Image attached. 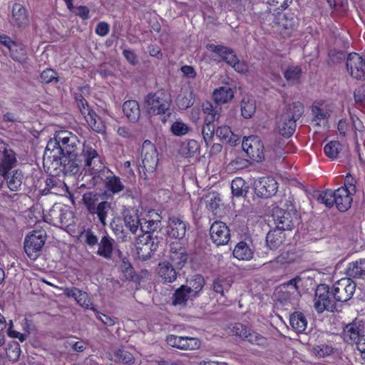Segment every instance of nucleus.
<instances>
[{"instance_id":"nucleus-19","label":"nucleus","mask_w":365,"mask_h":365,"mask_svg":"<svg viewBox=\"0 0 365 365\" xmlns=\"http://www.w3.org/2000/svg\"><path fill=\"white\" fill-rule=\"evenodd\" d=\"M170 262L178 269H181L187 262L188 255L186 249L179 243H173L170 245Z\"/></svg>"},{"instance_id":"nucleus-59","label":"nucleus","mask_w":365,"mask_h":365,"mask_svg":"<svg viewBox=\"0 0 365 365\" xmlns=\"http://www.w3.org/2000/svg\"><path fill=\"white\" fill-rule=\"evenodd\" d=\"M40 80L44 83H49L53 81H58L56 72L51 68H47L42 71L40 75Z\"/></svg>"},{"instance_id":"nucleus-16","label":"nucleus","mask_w":365,"mask_h":365,"mask_svg":"<svg viewBox=\"0 0 365 365\" xmlns=\"http://www.w3.org/2000/svg\"><path fill=\"white\" fill-rule=\"evenodd\" d=\"M273 220L277 227L285 231L292 230L298 222L297 214L277 208L273 212Z\"/></svg>"},{"instance_id":"nucleus-50","label":"nucleus","mask_w":365,"mask_h":365,"mask_svg":"<svg viewBox=\"0 0 365 365\" xmlns=\"http://www.w3.org/2000/svg\"><path fill=\"white\" fill-rule=\"evenodd\" d=\"M215 131V126L212 123L205 122L201 133L207 147L212 143Z\"/></svg>"},{"instance_id":"nucleus-31","label":"nucleus","mask_w":365,"mask_h":365,"mask_svg":"<svg viewBox=\"0 0 365 365\" xmlns=\"http://www.w3.org/2000/svg\"><path fill=\"white\" fill-rule=\"evenodd\" d=\"M66 294L68 297L74 298L77 303L86 309H88L92 305L90 299L88 298V294L86 292H83L78 288L72 287L66 289Z\"/></svg>"},{"instance_id":"nucleus-1","label":"nucleus","mask_w":365,"mask_h":365,"mask_svg":"<svg viewBox=\"0 0 365 365\" xmlns=\"http://www.w3.org/2000/svg\"><path fill=\"white\" fill-rule=\"evenodd\" d=\"M85 147H91L81 143L78 137L68 130L56 132L54 137L48 142L43 160L60 165L66 175L77 174L82 166L83 150Z\"/></svg>"},{"instance_id":"nucleus-41","label":"nucleus","mask_w":365,"mask_h":365,"mask_svg":"<svg viewBox=\"0 0 365 365\" xmlns=\"http://www.w3.org/2000/svg\"><path fill=\"white\" fill-rule=\"evenodd\" d=\"M111 210V203L110 202L103 200L101 201L99 204L95 207V210L92 211L91 215H96L99 222L103 226H106V217Z\"/></svg>"},{"instance_id":"nucleus-49","label":"nucleus","mask_w":365,"mask_h":365,"mask_svg":"<svg viewBox=\"0 0 365 365\" xmlns=\"http://www.w3.org/2000/svg\"><path fill=\"white\" fill-rule=\"evenodd\" d=\"M115 361L121 362L125 364H133L135 362V358L131 353L123 349H118L113 352Z\"/></svg>"},{"instance_id":"nucleus-61","label":"nucleus","mask_w":365,"mask_h":365,"mask_svg":"<svg viewBox=\"0 0 365 365\" xmlns=\"http://www.w3.org/2000/svg\"><path fill=\"white\" fill-rule=\"evenodd\" d=\"M354 96L357 103L365 106V84L354 91Z\"/></svg>"},{"instance_id":"nucleus-54","label":"nucleus","mask_w":365,"mask_h":365,"mask_svg":"<svg viewBox=\"0 0 365 365\" xmlns=\"http://www.w3.org/2000/svg\"><path fill=\"white\" fill-rule=\"evenodd\" d=\"M341 148V145L339 141H331L324 146V151L326 155L329 158L336 159Z\"/></svg>"},{"instance_id":"nucleus-24","label":"nucleus","mask_w":365,"mask_h":365,"mask_svg":"<svg viewBox=\"0 0 365 365\" xmlns=\"http://www.w3.org/2000/svg\"><path fill=\"white\" fill-rule=\"evenodd\" d=\"M138 212V210L134 208H126L123 212L125 225L133 234L136 233L142 223Z\"/></svg>"},{"instance_id":"nucleus-44","label":"nucleus","mask_w":365,"mask_h":365,"mask_svg":"<svg viewBox=\"0 0 365 365\" xmlns=\"http://www.w3.org/2000/svg\"><path fill=\"white\" fill-rule=\"evenodd\" d=\"M232 280L230 278H217L212 282V289L215 292L224 297L232 286Z\"/></svg>"},{"instance_id":"nucleus-37","label":"nucleus","mask_w":365,"mask_h":365,"mask_svg":"<svg viewBox=\"0 0 365 365\" xmlns=\"http://www.w3.org/2000/svg\"><path fill=\"white\" fill-rule=\"evenodd\" d=\"M195 297L192 296V292H190L187 287L185 285H181L179 288H178L173 296V304L185 306L187 304L188 300H192Z\"/></svg>"},{"instance_id":"nucleus-6","label":"nucleus","mask_w":365,"mask_h":365,"mask_svg":"<svg viewBox=\"0 0 365 365\" xmlns=\"http://www.w3.org/2000/svg\"><path fill=\"white\" fill-rule=\"evenodd\" d=\"M141 163L139 162V173L142 178L146 180L148 175H152L158 163V155L155 145L150 140L143 143L140 151Z\"/></svg>"},{"instance_id":"nucleus-38","label":"nucleus","mask_w":365,"mask_h":365,"mask_svg":"<svg viewBox=\"0 0 365 365\" xmlns=\"http://www.w3.org/2000/svg\"><path fill=\"white\" fill-rule=\"evenodd\" d=\"M360 325L353 322L346 324L343 331V336L347 343L356 342L360 338Z\"/></svg>"},{"instance_id":"nucleus-47","label":"nucleus","mask_w":365,"mask_h":365,"mask_svg":"<svg viewBox=\"0 0 365 365\" xmlns=\"http://www.w3.org/2000/svg\"><path fill=\"white\" fill-rule=\"evenodd\" d=\"M292 0H267V10L269 13L275 16L279 14L281 11L284 10L289 6Z\"/></svg>"},{"instance_id":"nucleus-8","label":"nucleus","mask_w":365,"mask_h":365,"mask_svg":"<svg viewBox=\"0 0 365 365\" xmlns=\"http://www.w3.org/2000/svg\"><path fill=\"white\" fill-rule=\"evenodd\" d=\"M336 302L328 285L321 284L317 287L314 298V307L317 313L321 314L324 311L334 312L336 310Z\"/></svg>"},{"instance_id":"nucleus-9","label":"nucleus","mask_w":365,"mask_h":365,"mask_svg":"<svg viewBox=\"0 0 365 365\" xmlns=\"http://www.w3.org/2000/svg\"><path fill=\"white\" fill-rule=\"evenodd\" d=\"M46 238L44 230H34L24 240V250L28 257L35 260L40 255Z\"/></svg>"},{"instance_id":"nucleus-43","label":"nucleus","mask_w":365,"mask_h":365,"mask_svg":"<svg viewBox=\"0 0 365 365\" xmlns=\"http://www.w3.org/2000/svg\"><path fill=\"white\" fill-rule=\"evenodd\" d=\"M89 126L96 132L101 133L105 129V125L101 118L93 110L89 111V114L83 115Z\"/></svg>"},{"instance_id":"nucleus-42","label":"nucleus","mask_w":365,"mask_h":365,"mask_svg":"<svg viewBox=\"0 0 365 365\" xmlns=\"http://www.w3.org/2000/svg\"><path fill=\"white\" fill-rule=\"evenodd\" d=\"M205 285V279L200 274L194 275L190 280L187 281V289L192 292L195 298L199 295Z\"/></svg>"},{"instance_id":"nucleus-64","label":"nucleus","mask_w":365,"mask_h":365,"mask_svg":"<svg viewBox=\"0 0 365 365\" xmlns=\"http://www.w3.org/2000/svg\"><path fill=\"white\" fill-rule=\"evenodd\" d=\"M357 131L359 133H362L364 131L363 123L358 118L356 119L352 118L351 132L354 133L356 138H357Z\"/></svg>"},{"instance_id":"nucleus-21","label":"nucleus","mask_w":365,"mask_h":365,"mask_svg":"<svg viewBox=\"0 0 365 365\" xmlns=\"http://www.w3.org/2000/svg\"><path fill=\"white\" fill-rule=\"evenodd\" d=\"M186 223L180 218L172 217L169 218L167 233L175 239H182L186 233Z\"/></svg>"},{"instance_id":"nucleus-58","label":"nucleus","mask_w":365,"mask_h":365,"mask_svg":"<svg viewBox=\"0 0 365 365\" xmlns=\"http://www.w3.org/2000/svg\"><path fill=\"white\" fill-rule=\"evenodd\" d=\"M172 133L177 136L184 135L189 131V127L182 121H176L171 125Z\"/></svg>"},{"instance_id":"nucleus-13","label":"nucleus","mask_w":365,"mask_h":365,"mask_svg":"<svg viewBox=\"0 0 365 365\" xmlns=\"http://www.w3.org/2000/svg\"><path fill=\"white\" fill-rule=\"evenodd\" d=\"M166 342L172 347L185 351L197 350L201 346V342L197 337L174 334L168 335L166 337Z\"/></svg>"},{"instance_id":"nucleus-29","label":"nucleus","mask_w":365,"mask_h":365,"mask_svg":"<svg viewBox=\"0 0 365 365\" xmlns=\"http://www.w3.org/2000/svg\"><path fill=\"white\" fill-rule=\"evenodd\" d=\"M0 42L9 48L10 55L14 61L19 62L24 61L26 57V53L24 49L21 48L20 55L16 54L15 51H17L19 45L16 42L11 41V39L9 36L4 35L0 36Z\"/></svg>"},{"instance_id":"nucleus-14","label":"nucleus","mask_w":365,"mask_h":365,"mask_svg":"<svg viewBox=\"0 0 365 365\" xmlns=\"http://www.w3.org/2000/svg\"><path fill=\"white\" fill-rule=\"evenodd\" d=\"M163 93H149L145 98L147 110L150 115L165 114L169 110L170 102L165 99Z\"/></svg>"},{"instance_id":"nucleus-15","label":"nucleus","mask_w":365,"mask_h":365,"mask_svg":"<svg viewBox=\"0 0 365 365\" xmlns=\"http://www.w3.org/2000/svg\"><path fill=\"white\" fill-rule=\"evenodd\" d=\"M254 186L256 195L262 198L273 196L278 188L277 181L271 176L259 178L255 181Z\"/></svg>"},{"instance_id":"nucleus-46","label":"nucleus","mask_w":365,"mask_h":365,"mask_svg":"<svg viewBox=\"0 0 365 365\" xmlns=\"http://www.w3.org/2000/svg\"><path fill=\"white\" fill-rule=\"evenodd\" d=\"M244 339L247 340L252 344H255L262 347H266L269 344L267 338L259 334V333L249 329Z\"/></svg>"},{"instance_id":"nucleus-28","label":"nucleus","mask_w":365,"mask_h":365,"mask_svg":"<svg viewBox=\"0 0 365 365\" xmlns=\"http://www.w3.org/2000/svg\"><path fill=\"white\" fill-rule=\"evenodd\" d=\"M123 111L127 118L132 123L138 120L140 116V110L138 103L136 101L129 100L123 105Z\"/></svg>"},{"instance_id":"nucleus-17","label":"nucleus","mask_w":365,"mask_h":365,"mask_svg":"<svg viewBox=\"0 0 365 365\" xmlns=\"http://www.w3.org/2000/svg\"><path fill=\"white\" fill-rule=\"evenodd\" d=\"M346 65L347 71L353 78L358 80L365 79V58L356 53H349Z\"/></svg>"},{"instance_id":"nucleus-55","label":"nucleus","mask_w":365,"mask_h":365,"mask_svg":"<svg viewBox=\"0 0 365 365\" xmlns=\"http://www.w3.org/2000/svg\"><path fill=\"white\" fill-rule=\"evenodd\" d=\"M312 351L316 356L325 357L331 355L334 352V348L331 345L322 344L314 346Z\"/></svg>"},{"instance_id":"nucleus-35","label":"nucleus","mask_w":365,"mask_h":365,"mask_svg":"<svg viewBox=\"0 0 365 365\" xmlns=\"http://www.w3.org/2000/svg\"><path fill=\"white\" fill-rule=\"evenodd\" d=\"M233 256L240 260H250L253 257L254 251L247 242L241 241L236 245L233 252Z\"/></svg>"},{"instance_id":"nucleus-51","label":"nucleus","mask_w":365,"mask_h":365,"mask_svg":"<svg viewBox=\"0 0 365 365\" xmlns=\"http://www.w3.org/2000/svg\"><path fill=\"white\" fill-rule=\"evenodd\" d=\"M224 61L231 66L236 71L239 73H243L246 71L245 65L239 61L233 50H232L230 53H228Z\"/></svg>"},{"instance_id":"nucleus-40","label":"nucleus","mask_w":365,"mask_h":365,"mask_svg":"<svg viewBox=\"0 0 365 365\" xmlns=\"http://www.w3.org/2000/svg\"><path fill=\"white\" fill-rule=\"evenodd\" d=\"M234 97L232 89L228 86H222L215 90L213 98L217 104L226 103Z\"/></svg>"},{"instance_id":"nucleus-32","label":"nucleus","mask_w":365,"mask_h":365,"mask_svg":"<svg viewBox=\"0 0 365 365\" xmlns=\"http://www.w3.org/2000/svg\"><path fill=\"white\" fill-rule=\"evenodd\" d=\"M202 109L203 113L206 115L205 122L213 123L219 120L222 110L219 105L214 106L210 102L206 101L202 103Z\"/></svg>"},{"instance_id":"nucleus-62","label":"nucleus","mask_w":365,"mask_h":365,"mask_svg":"<svg viewBox=\"0 0 365 365\" xmlns=\"http://www.w3.org/2000/svg\"><path fill=\"white\" fill-rule=\"evenodd\" d=\"M110 30V26L108 23L101 21L96 27V33L100 36H106Z\"/></svg>"},{"instance_id":"nucleus-30","label":"nucleus","mask_w":365,"mask_h":365,"mask_svg":"<svg viewBox=\"0 0 365 365\" xmlns=\"http://www.w3.org/2000/svg\"><path fill=\"white\" fill-rule=\"evenodd\" d=\"M200 145L193 139L185 140L182 142L178 153L183 158H192L200 150Z\"/></svg>"},{"instance_id":"nucleus-5","label":"nucleus","mask_w":365,"mask_h":365,"mask_svg":"<svg viewBox=\"0 0 365 365\" xmlns=\"http://www.w3.org/2000/svg\"><path fill=\"white\" fill-rule=\"evenodd\" d=\"M352 195L346 187H339L335 191L327 190L319 192L317 200L319 203L324 204L328 207L334 205L340 212H345L351 207Z\"/></svg>"},{"instance_id":"nucleus-45","label":"nucleus","mask_w":365,"mask_h":365,"mask_svg":"<svg viewBox=\"0 0 365 365\" xmlns=\"http://www.w3.org/2000/svg\"><path fill=\"white\" fill-rule=\"evenodd\" d=\"M100 195L92 192H88L83 195V202L88 212L91 214L95 210V207L101 202Z\"/></svg>"},{"instance_id":"nucleus-56","label":"nucleus","mask_w":365,"mask_h":365,"mask_svg":"<svg viewBox=\"0 0 365 365\" xmlns=\"http://www.w3.org/2000/svg\"><path fill=\"white\" fill-rule=\"evenodd\" d=\"M6 353L10 361H16L21 354L20 345L17 342L9 344L6 349Z\"/></svg>"},{"instance_id":"nucleus-39","label":"nucleus","mask_w":365,"mask_h":365,"mask_svg":"<svg viewBox=\"0 0 365 365\" xmlns=\"http://www.w3.org/2000/svg\"><path fill=\"white\" fill-rule=\"evenodd\" d=\"M216 135L222 140L233 146L239 140V136L232 133L230 128L227 125L220 126L216 129Z\"/></svg>"},{"instance_id":"nucleus-20","label":"nucleus","mask_w":365,"mask_h":365,"mask_svg":"<svg viewBox=\"0 0 365 365\" xmlns=\"http://www.w3.org/2000/svg\"><path fill=\"white\" fill-rule=\"evenodd\" d=\"M11 23L17 28H25L29 24V16L26 9L19 3L12 6Z\"/></svg>"},{"instance_id":"nucleus-4","label":"nucleus","mask_w":365,"mask_h":365,"mask_svg":"<svg viewBox=\"0 0 365 365\" xmlns=\"http://www.w3.org/2000/svg\"><path fill=\"white\" fill-rule=\"evenodd\" d=\"M304 113V106L297 101L285 106L277 121L279 133L285 138L293 135L296 129V122Z\"/></svg>"},{"instance_id":"nucleus-27","label":"nucleus","mask_w":365,"mask_h":365,"mask_svg":"<svg viewBox=\"0 0 365 365\" xmlns=\"http://www.w3.org/2000/svg\"><path fill=\"white\" fill-rule=\"evenodd\" d=\"M346 274L348 276L347 278L365 279V259L349 263Z\"/></svg>"},{"instance_id":"nucleus-26","label":"nucleus","mask_w":365,"mask_h":365,"mask_svg":"<svg viewBox=\"0 0 365 365\" xmlns=\"http://www.w3.org/2000/svg\"><path fill=\"white\" fill-rule=\"evenodd\" d=\"M114 244L115 241L113 238L107 234L104 235L98 243L97 255L106 259H111L114 250Z\"/></svg>"},{"instance_id":"nucleus-3","label":"nucleus","mask_w":365,"mask_h":365,"mask_svg":"<svg viewBox=\"0 0 365 365\" xmlns=\"http://www.w3.org/2000/svg\"><path fill=\"white\" fill-rule=\"evenodd\" d=\"M16 158L14 152L4 143H0V175L6 180L11 191H19L24 176L21 170L11 169L15 166Z\"/></svg>"},{"instance_id":"nucleus-34","label":"nucleus","mask_w":365,"mask_h":365,"mask_svg":"<svg viewBox=\"0 0 365 365\" xmlns=\"http://www.w3.org/2000/svg\"><path fill=\"white\" fill-rule=\"evenodd\" d=\"M289 324L297 333H304L307 327V319L300 312H295L289 317Z\"/></svg>"},{"instance_id":"nucleus-25","label":"nucleus","mask_w":365,"mask_h":365,"mask_svg":"<svg viewBox=\"0 0 365 365\" xmlns=\"http://www.w3.org/2000/svg\"><path fill=\"white\" fill-rule=\"evenodd\" d=\"M286 238L284 231L275 227L266 236V245L270 250H277L284 242Z\"/></svg>"},{"instance_id":"nucleus-2","label":"nucleus","mask_w":365,"mask_h":365,"mask_svg":"<svg viewBox=\"0 0 365 365\" xmlns=\"http://www.w3.org/2000/svg\"><path fill=\"white\" fill-rule=\"evenodd\" d=\"M84 166L91 172L93 178L103 180L106 187L113 193H118L124 189L120 178L114 175L105 167L98 152L92 147H85L83 150Z\"/></svg>"},{"instance_id":"nucleus-10","label":"nucleus","mask_w":365,"mask_h":365,"mask_svg":"<svg viewBox=\"0 0 365 365\" xmlns=\"http://www.w3.org/2000/svg\"><path fill=\"white\" fill-rule=\"evenodd\" d=\"M356 284L350 278H342L336 282L331 287L333 298L339 302H346L353 297Z\"/></svg>"},{"instance_id":"nucleus-7","label":"nucleus","mask_w":365,"mask_h":365,"mask_svg":"<svg viewBox=\"0 0 365 365\" xmlns=\"http://www.w3.org/2000/svg\"><path fill=\"white\" fill-rule=\"evenodd\" d=\"M301 281V277L297 276L282 284L275 293L277 301L282 305L295 308L301 296L297 287V284Z\"/></svg>"},{"instance_id":"nucleus-57","label":"nucleus","mask_w":365,"mask_h":365,"mask_svg":"<svg viewBox=\"0 0 365 365\" xmlns=\"http://www.w3.org/2000/svg\"><path fill=\"white\" fill-rule=\"evenodd\" d=\"M207 48L209 51L215 52L219 56L222 58L223 61L225 60V57H227L228 53H230L232 49L221 46V45H215V44H208L207 45Z\"/></svg>"},{"instance_id":"nucleus-18","label":"nucleus","mask_w":365,"mask_h":365,"mask_svg":"<svg viewBox=\"0 0 365 365\" xmlns=\"http://www.w3.org/2000/svg\"><path fill=\"white\" fill-rule=\"evenodd\" d=\"M211 240L217 246L225 245L230 240V230L227 225L221 221L215 222L210 228Z\"/></svg>"},{"instance_id":"nucleus-52","label":"nucleus","mask_w":365,"mask_h":365,"mask_svg":"<svg viewBox=\"0 0 365 365\" xmlns=\"http://www.w3.org/2000/svg\"><path fill=\"white\" fill-rule=\"evenodd\" d=\"M301 73L302 69L300 67L289 66L284 72V76L287 81L295 83L300 79Z\"/></svg>"},{"instance_id":"nucleus-23","label":"nucleus","mask_w":365,"mask_h":365,"mask_svg":"<svg viewBox=\"0 0 365 365\" xmlns=\"http://www.w3.org/2000/svg\"><path fill=\"white\" fill-rule=\"evenodd\" d=\"M162 227V217L157 212H152L142 220L140 230L143 232L150 235Z\"/></svg>"},{"instance_id":"nucleus-53","label":"nucleus","mask_w":365,"mask_h":365,"mask_svg":"<svg viewBox=\"0 0 365 365\" xmlns=\"http://www.w3.org/2000/svg\"><path fill=\"white\" fill-rule=\"evenodd\" d=\"M232 194L236 197H240L246 192L247 186L245 181L241 178H235L231 183Z\"/></svg>"},{"instance_id":"nucleus-22","label":"nucleus","mask_w":365,"mask_h":365,"mask_svg":"<svg viewBox=\"0 0 365 365\" xmlns=\"http://www.w3.org/2000/svg\"><path fill=\"white\" fill-rule=\"evenodd\" d=\"M178 269L169 261H163L158 264V274L165 283H172L176 280L178 275Z\"/></svg>"},{"instance_id":"nucleus-63","label":"nucleus","mask_w":365,"mask_h":365,"mask_svg":"<svg viewBox=\"0 0 365 365\" xmlns=\"http://www.w3.org/2000/svg\"><path fill=\"white\" fill-rule=\"evenodd\" d=\"M89 9L85 6H76V9L73 10V14L83 19H88L89 18Z\"/></svg>"},{"instance_id":"nucleus-12","label":"nucleus","mask_w":365,"mask_h":365,"mask_svg":"<svg viewBox=\"0 0 365 365\" xmlns=\"http://www.w3.org/2000/svg\"><path fill=\"white\" fill-rule=\"evenodd\" d=\"M243 150L255 161L264 159V145L257 136L245 138L242 143Z\"/></svg>"},{"instance_id":"nucleus-36","label":"nucleus","mask_w":365,"mask_h":365,"mask_svg":"<svg viewBox=\"0 0 365 365\" xmlns=\"http://www.w3.org/2000/svg\"><path fill=\"white\" fill-rule=\"evenodd\" d=\"M275 23L287 30H292L299 24V20L293 14H277Z\"/></svg>"},{"instance_id":"nucleus-60","label":"nucleus","mask_w":365,"mask_h":365,"mask_svg":"<svg viewBox=\"0 0 365 365\" xmlns=\"http://www.w3.org/2000/svg\"><path fill=\"white\" fill-rule=\"evenodd\" d=\"M247 330L248 328L245 325L241 323H236L232 326L231 333L232 335H235L244 339Z\"/></svg>"},{"instance_id":"nucleus-48","label":"nucleus","mask_w":365,"mask_h":365,"mask_svg":"<svg viewBox=\"0 0 365 365\" xmlns=\"http://www.w3.org/2000/svg\"><path fill=\"white\" fill-rule=\"evenodd\" d=\"M120 270L126 280L136 281L138 278L131 264L125 257L122 259Z\"/></svg>"},{"instance_id":"nucleus-33","label":"nucleus","mask_w":365,"mask_h":365,"mask_svg":"<svg viewBox=\"0 0 365 365\" xmlns=\"http://www.w3.org/2000/svg\"><path fill=\"white\" fill-rule=\"evenodd\" d=\"M241 114L244 118L249 119L256 111V101L253 96L245 95L240 103Z\"/></svg>"},{"instance_id":"nucleus-11","label":"nucleus","mask_w":365,"mask_h":365,"mask_svg":"<svg viewBox=\"0 0 365 365\" xmlns=\"http://www.w3.org/2000/svg\"><path fill=\"white\" fill-rule=\"evenodd\" d=\"M159 241L152 235H143L138 239L136 250L138 258L143 261L148 260L158 247Z\"/></svg>"}]
</instances>
